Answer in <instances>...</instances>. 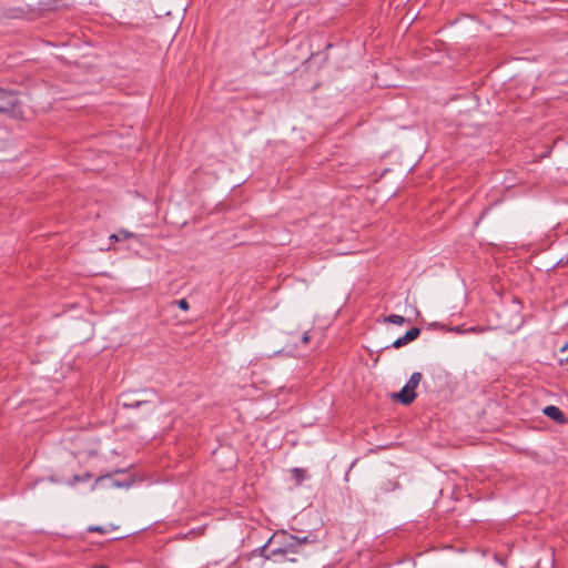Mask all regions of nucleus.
I'll list each match as a JSON object with an SVG mask.
<instances>
[{
    "label": "nucleus",
    "instance_id": "1",
    "mask_svg": "<svg viewBox=\"0 0 568 568\" xmlns=\"http://www.w3.org/2000/svg\"><path fill=\"white\" fill-rule=\"evenodd\" d=\"M275 539H281L282 546L271 549V554L273 556L285 555L288 552L295 554L297 551L296 549L298 547V536L282 531L281 534H274L272 537L268 538L266 544L258 546L256 549L251 551V555H255L256 552H258L260 556L268 558V556L264 555V552L267 547L272 546L275 542Z\"/></svg>",
    "mask_w": 568,
    "mask_h": 568
},
{
    "label": "nucleus",
    "instance_id": "2",
    "mask_svg": "<svg viewBox=\"0 0 568 568\" xmlns=\"http://www.w3.org/2000/svg\"><path fill=\"white\" fill-rule=\"evenodd\" d=\"M422 381V374L419 372H415L410 375L406 385L400 389L399 393L395 395V397L404 405H409L416 398L415 389L419 385Z\"/></svg>",
    "mask_w": 568,
    "mask_h": 568
},
{
    "label": "nucleus",
    "instance_id": "3",
    "mask_svg": "<svg viewBox=\"0 0 568 568\" xmlns=\"http://www.w3.org/2000/svg\"><path fill=\"white\" fill-rule=\"evenodd\" d=\"M14 92L0 88V112H12L18 104Z\"/></svg>",
    "mask_w": 568,
    "mask_h": 568
},
{
    "label": "nucleus",
    "instance_id": "4",
    "mask_svg": "<svg viewBox=\"0 0 568 568\" xmlns=\"http://www.w3.org/2000/svg\"><path fill=\"white\" fill-rule=\"evenodd\" d=\"M131 484H132L131 479L121 481V480L114 479L113 474H106V475L99 476L95 479L93 488L99 485H105L109 488H114V487L122 488V487H130Z\"/></svg>",
    "mask_w": 568,
    "mask_h": 568
},
{
    "label": "nucleus",
    "instance_id": "5",
    "mask_svg": "<svg viewBox=\"0 0 568 568\" xmlns=\"http://www.w3.org/2000/svg\"><path fill=\"white\" fill-rule=\"evenodd\" d=\"M419 334H420V329L418 327H413L409 331H407L404 336L394 341L392 346L395 348H399V347L406 345L407 343L416 339L419 336Z\"/></svg>",
    "mask_w": 568,
    "mask_h": 568
},
{
    "label": "nucleus",
    "instance_id": "6",
    "mask_svg": "<svg viewBox=\"0 0 568 568\" xmlns=\"http://www.w3.org/2000/svg\"><path fill=\"white\" fill-rule=\"evenodd\" d=\"M544 414L556 422L561 423L565 420L562 412L554 405L546 406L544 408Z\"/></svg>",
    "mask_w": 568,
    "mask_h": 568
},
{
    "label": "nucleus",
    "instance_id": "7",
    "mask_svg": "<svg viewBox=\"0 0 568 568\" xmlns=\"http://www.w3.org/2000/svg\"><path fill=\"white\" fill-rule=\"evenodd\" d=\"M291 476L295 484L300 486L307 478V473L303 468H293L291 469Z\"/></svg>",
    "mask_w": 568,
    "mask_h": 568
},
{
    "label": "nucleus",
    "instance_id": "8",
    "mask_svg": "<svg viewBox=\"0 0 568 568\" xmlns=\"http://www.w3.org/2000/svg\"><path fill=\"white\" fill-rule=\"evenodd\" d=\"M149 404H150L149 400H142V399H134L133 400V399H130V398L126 399L124 396H123V400H122V406L124 408H138V407H140L142 405H149Z\"/></svg>",
    "mask_w": 568,
    "mask_h": 568
},
{
    "label": "nucleus",
    "instance_id": "9",
    "mask_svg": "<svg viewBox=\"0 0 568 568\" xmlns=\"http://www.w3.org/2000/svg\"><path fill=\"white\" fill-rule=\"evenodd\" d=\"M131 237H134V234L128 230H124V229H121L118 233H114V234H111L110 235V241L111 242H118V241H121V240H128V239H131Z\"/></svg>",
    "mask_w": 568,
    "mask_h": 568
},
{
    "label": "nucleus",
    "instance_id": "10",
    "mask_svg": "<svg viewBox=\"0 0 568 568\" xmlns=\"http://www.w3.org/2000/svg\"><path fill=\"white\" fill-rule=\"evenodd\" d=\"M113 529H115V526H113V525H108V526L92 525V526L88 527V531L89 532H99V534H105V532L111 531Z\"/></svg>",
    "mask_w": 568,
    "mask_h": 568
},
{
    "label": "nucleus",
    "instance_id": "11",
    "mask_svg": "<svg viewBox=\"0 0 568 568\" xmlns=\"http://www.w3.org/2000/svg\"><path fill=\"white\" fill-rule=\"evenodd\" d=\"M385 322L396 325H403L406 322V318L402 315L390 314L385 318Z\"/></svg>",
    "mask_w": 568,
    "mask_h": 568
},
{
    "label": "nucleus",
    "instance_id": "12",
    "mask_svg": "<svg viewBox=\"0 0 568 568\" xmlns=\"http://www.w3.org/2000/svg\"><path fill=\"white\" fill-rule=\"evenodd\" d=\"M92 475L90 473H85L84 475L80 476V475H75L73 476V480L72 483H82V481H87L89 479H91Z\"/></svg>",
    "mask_w": 568,
    "mask_h": 568
},
{
    "label": "nucleus",
    "instance_id": "13",
    "mask_svg": "<svg viewBox=\"0 0 568 568\" xmlns=\"http://www.w3.org/2000/svg\"><path fill=\"white\" fill-rule=\"evenodd\" d=\"M560 363H568V343L560 349Z\"/></svg>",
    "mask_w": 568,
    "mask_h": 568
},
{
    "label": "nucleus",
    "instance_id": "14",
    "mask_svg": "<svg viewBox=\"0 0 568 568\" xmlns=\"http://www.w3.org/2000/svg\"><path fill=\"white\" fill-rule=\"evenodd\" d=\"M175 303L183 311H187L190 308V304L185 298H181V300L176 301Z\"/></svg>",
    "mask_w": 568,
    "mask_h": 568
},
{
    "label": "nucleus",
    "instance_id": "15",
    "mask_svg": "<svg viewBox=\"0 0 568 568\" xmlns=\"http://www.w3.org/2000/svg\"><path fill=\"white\" fill-rule=\"evenodd\" d=\"M484 331H485V328L478 327V326H474V327L466 329V332H468V333H483Z\"/></svg>",
    "mask_w": 568,
    "mask_h": 568
},
{
    "label": "nucleus",
    "instance_id": "16",
    "mask_svg": "<svg viewBox=\"0 0 568 568\" xmlns=\"http://www.w3.org/2000/svg\"><path fill=\"white\" fill-rule=\"evenodd\" d=\"M312 540L310 539L308 536H303V537H298V547L302 545V544H306V542H311Z\"/></svg>",
    "mask_w": 568,
    "mask_h": 568
},
{
    "label": "nucleus",
    "instance_id": "17",
    "mask_svg": "<svg viewBox=\"0 0 568 568\" xmlns=\"http://www.w3.org/2000/svg\"><path fill=\"white\" fill-rule=\"evenodd\" d=\"M397 487H398L397 483H389V487L387 486V487L383 488V490H385V491L394 490Z\"/></svg>",
    "mask_w": 568,
    "mask_h": 568
},
{
    "label": "nucleus",
    "instance_id": "18",
    "mask_svg": "<svg viewBox=\"0 0 568 568\" xmlns=\"http://www.w3.org/2000/svg\"><path fill=\"white\" fill-rule=\"evenodd\" d=\"M310 339H311V335H310L307 332H305V333L303 334V336H302V342H303L304 344H307V343L310 342Z\"/></svg>",
    "mask_w": 568,
    "mask_h": 568
}]
</instances>
